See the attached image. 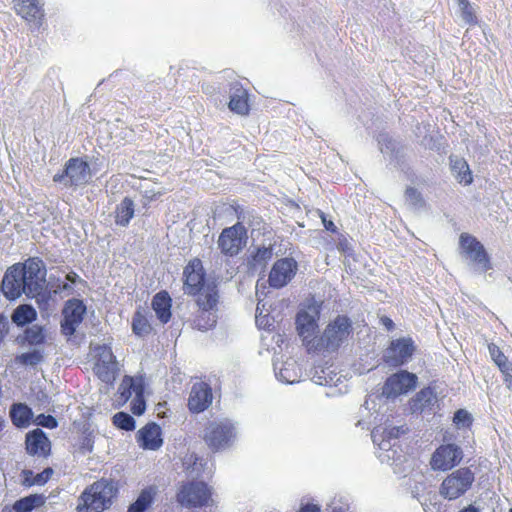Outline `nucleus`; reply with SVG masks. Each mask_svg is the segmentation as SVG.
<instances>
[{
    "instance_id": "18",
    "label": "nucleus",
    "mask_w": 512,
    "mask_h": 512,
    "mask_svg": "<svg viewBox=\"0 0 512 512\" xmlns=\"http://www.w3.org/2000/svg\"><path fill=\"white\" fill-rule=\"evenodd\" d=\"M417 383V376L406 370L399 371L387 378L382 394L387 398L397 397L414 389Z\"/></svg>"
},
{
    "instance_id": "48",
    "label": "nucleus",
    "mask_w": 512,
    "mask_h": 512,
    "mask_svg": "<svg viewBox=\"0 0 512 512\" xmlns=\"http://www.w3.org/2000/svg\"><path fill=\"white\" fill-rule=\"evenodd\" d=\"M93 446H94L93 432L84 431L81 441H80V446H79L81 453H83V454L91 453L93 451Z\"/></svg>"
},
{
    "instance_id": "4",
    "label": "nucleus",
    "mask_w": 512,
    "mask_h": 512,
    "mask_svg": "<svg viewBox=\"0 0 512 512\" xmlns=\"http://www.w3.org/2000/svg\"><path fill=\"white\" fill-rule=\"evenodd\" d=\"M237 435V423L224 418L207 424L204 440L210 449L220 451L230 448L235 443Z\"/></svg>"
},
{
    "instance_id": "2",
    "label": "nucleus",
    "mask_w": 512,
    "mask_h": 512,
    "mask_svg": "<svg viewBox=\"0 0 512 512\" xmlns=\"http://www.w3.org/2000/svg\"><path fill=\"white\" fill-rule=\"evenodd\" d=\"M352 332L350 318L338 315L326 326L321 336L314 337L308 342L307 349L315 352H335L348 341Z\"/></svg>"
},
{
    "instance_id": "7",
    "label": "nucleus",
    "mask_w": 512,
    "mask_h": 512,
    "mask_svg": "<svg viewBox=\"0 0 512 512\" xmlns=\"http://www.w3.org/2000/svg\"><path fill=\"white\" fill-rule=\"evenodd\" d=\"M218 298L216 286H208L204 292L197 297L196 301L200 312L194 320V325L198 330L207 331L216 325Z\"/></svg>"
},
{
    "instance_id": "45",
    "label": "nucleus",
    "mask_w": 512,
    "mask_h": 512,
    "mask_svg": "<svg viewBox=\"0 0 512 512\" xmlns=\"http://www.w3.org/2000/svg\"><path fill=\"white\" fill-rule=\"evenodd\" d=\"M459 6L461 11V17L463 21L467 24L476 23V16L474 14L473 8L468 0H455Z\"/></svg>"
},
{
    "instance_id": "23",
    "label": "nucleus",
    "mask_w": 512,
    "mask_h": 512,
    "mask_svg": "<svg viewBox=\"0 0 512 512\" xmlns=\"http://www.w3.org/2000/svg\"><path fill=\"white\" fill-rule=\"evenodd\" d=\"M161 428L158 424L152 422L146 424L138 431V441L140 446L146 450H157L163 444Z\"/></svg>"
},
{
    "instance_id": "58",
    "label": "nucleus",
    "mask_w": 512,
    "mask_h": 512,
    "mask_svg": "<svg viewBox=\"0 0 512 512\" xmlns=\"http://www.w3.org/2000/svg\"><path fill=\"white\" fill-rule=\"evenodd\" d=\"M381 323L383 324V326L388 330V331H391L393 328H394V322L392 321V319H390L389 317H382L381 318Z\"/></svg>"
},
{
    "instance_id": "62",
    "label": "nucleus",
    "mask_w": 512,
    "mask_h": 512,
    "mask_svg": "<svg viewBox=\"0 0 512 512\" xmlns=\"http://www.w3.org/2000/svg\"><path fill=\"white\" fill-rule=\"evenodd\" d=\"M459 512H480V511L476 507L470 505L469 507L464 508Z\"/></svg>"
},
{
    "instance_id": "6",
    "label": "nucleus",
    "mask_w": 512,
    "mask_h": 512,
    "mask_svg": "<svg viewBox=\"0 0 512 512\" xmlns=\"http://www.w3.org/2000/svg\"><path fill=\"white\" fill-rule=\"evenodd\" d=\"M474 481L475 473L469 467L459 468L444 478L439 493L447 500H456L472 487Z\"/></svg>"
},
{
    "instance_id": "19",
    "label": "nucleus",
    "mask_w": 512,
    "mask_h": 512,
    "mask_svg": "<svg viewBox=\"0 0 512 512\" xmlns=\"http://www.w3.org/2000/svg\"><path fill=\"white\" fill-rule=\"evenodd\" d=\"M296 270L297 262L293 258L277 260L269 274L270 286L276 289L286 286L294 277Z\"/></svg>"
},
{
    "instance_id": "12",
    "label": "nucleus",
    "mask_w": 512,
    "mask_h": 512,
    "mask_svg": "<svg viewBox=\"0 0 512 512\" xmlns=\"http://www.w3.org/2000/svg\"><path fill=\"white\" fill-rule=\"evenodd\" d=\"M321 312V303L312 301L301 309L296 317V325L299 335L307 345L318 328V320Z\"/></svg>"
},
{
    "instance_id": "59",
    "label": "nucleus",
    "mask_w": 512,
    "mask_h": 512,
    "mask_svg": "<svg viewBox=\"0 0 512 512\" xmlns=\"http://www.w3.org/2000/svg\"><path fill=\"white\" fill-rule=\"evenodd\" d=\"M161 195V192H153V191H148L146 190L144 192V197L148 200V201H153L155 200L158 196Z\"/></svg>"
},
{
    "instance_id": "25",
    "label": "nucleus",
    "mask_w": 512,
    "mask_h": 512,
    "mask_svg": "<svg viewBox=\"0 0 512 512\" xmlns=\"http://www.w3.org/2000/svg\"><path fill=\"white\" fill-rule=\"evenodd\" d=\"M26 450L31 455L46 456L50 451V441L41 429H35L26 436Z\"/></svg>"
},
{
    "instance_id": "33",
    "label": "nucleus",
    "mask_w": 512,
    "mask_h": 512,
    "mask_svg": "<svg viewBox=\"0 0 512 512\" xmlns=\"http://www.w3.org/2000/svg\"><path fill=\"white\" fill-rule=\"evenodd\" d=\"M32 417V409L24 403H15L10 408L11 421L18 428L29 426Z\"/></svg>"
},
{
    "instance_id": "63",
    "label": "nucleus",
    "mask_w": 512,
    "mask_h": 512,
    "mask_svg": "<svg viewBox=\"0 0 512 512\" xmlns=\"http://www.w3.org/2000/svg\"><path fill=\"white\" fill-rule=\"evenodd\" d=\"M412 495H413V497L418 498V495H419V487L418 486H415V490H412Z\"/></svg>"
},
{
    "instance_id": "32",
    "label": "nucleus",
    "mask_w": 512,
    "mask_h": 512,
    "mask_svg": "<svg viewBox=\"0 0 512 512\" xmlns=\"http://www.w3.org/2000/svg\"><path fill=\"white\" fill-rule=\"evenodd\" d=\"M450 167L453 176L456 178V180L459 183H462L464 185H469L472 183L473 178L472 174L469 168V165L465 161V159L457 157V156H451L450 157Z\"/></svg>"
},
{
    "instance_id": "37",
    "label": "nucleus",
    "mask_w": 512,
    "mask_h": 512,
    "mask_svg": "<svg viewBox=\"0 0 512 512\" xmlns=\"http://www.w3.org/2000/svg\"><path fill=\"white\" fill-rule=\"evenodd\" d=\"M152 326L146 316L141 311H136L132 318V331L139 337L150 334Z\"/></svg>"
},
{
    "instance_id": "40",
    "label": "nucleus",
    "mask_w": 512,
    "mask_h": 512,
    "mask_svg": "<svg viewBox=\"0 0 512 512\" xmlns=\"http://www.w3.org/2000/svg\"><path fill=\"white\" fill-rule=\"evenodd\" d=\"M24 480L23 484L25 486H33V485H44L51 477L53 470L51 468L44 469L41 473L36 474L33 477V480H29V476L33 475V472L30 470H25L24 472Z\"/></svg>"
},
{
    "instance_id": "56",
    "label": "nucleus",
    "mask_w": 512,
    "mask_h": 512,
    "mask_svg": "<svg viewBox=\"0 0 512 512\" xmlns=\"http://www.w3.org/2000/svg\"><path fill=\"white\" fill-rule=\"evenodd\" d=\"M57 289L60 292H65L67 294H72L74 291L73 286L69 282H62L58 284Z\"/></svg>"
},
{
    "instance_id": "9",
    "label": "nucleus",
    "mask_w": 512,
    "mask_h": 512,
    "mask_svg": "<svg viewBox=\"0 0 512 512\" xmlns=\"http://www.w3.org/2000/svg\"><path fill=\"white\" fill-rule=\"evenodd\" d=\"M91 179L89 164L81 158H71L61 173L53 176V181L65 187H78L85 185Z\"/></svg>"
},
{
    "instance_id": "1",
    "label": "nucleus",
    "mask_w": 512,
    "mask_h": 512,
    "mask_svg": "<svg viewBox=\"0 0 512 512\" xmlns=\"http://www.w3.org/2000/svg\"><path fill=\"white\" fill-rule=\"evenodd\" d=\"M47 270L43 260L38 257L28 258L24 263H17L7 269L1 289L9 300H15L22 294L28 298L41 296L46 288Z\"/></svg>"
},
{
    "instance_id": "42",
    "label": "nucleus",
    "mask_w": 512,
    "mask_h": 512,
    "mask_svg": "<svg viewBox=\"0 0 512 512\" xmlns=\"http://www.w3.org/2000/svg\"><path fill=\"white\" fill-rule=\"evenodd\" d=\"M43 361V353L40 350L22 353L15 357V362L24 366H36Z\"/></svg>"
},
{
    "instance_id": "13",
    "label": "nucleus",
    "mask_w": 512,
    "mask_h": 512,
    "mask_svg": "<svg viewBox=\"0 0 512 512\" xmlns=\"http://www.w3.org/2000/svg\"><path fill=\"white\" fill-rule=\"evenodd\" d=\"M416 350L415 343L410 337H402L392 340L385 350L383 359L392 367H399L407 363Z\"/></svg>"
},
{
    "instance_id": "52",
    "label": "nucleus",
    "mask_w": 512,
    "mask_h": 512,
    "mask_svg": "<svg viewBox=\"0 0 512 512\" xmlns=\"http://www.w3.org/2000/svg\"><path fill=\"white\" fill-rule=\"evenodd\" d=\"M9 322L6 316L0 314V343L8 332Z\"/></svg>"
},
{
    "instance_id": "14",
    "label": "nucleus",
    "mask_w": 512,
    "mask_h": 512,
    "mask_svg": "<svg viewBox=\"0 0 512 512\" xmlns=\"http://www.w3.org/2000/svg\"><path fill=\"white\" fill-rule=\"evenodd\" d=\"M86 306L80 299L68 300L62 310L61 332L67 337H71L76 332L84 319Z\"/></svg>"
},
{
    "instance_id": "24",
    "label": "nucleus",
    "mask_w": 512,
    "mask_h": 512,
    "mask_svg": "<svg viewBox=\"0 0 512 512\" xmlns=\"http://www.w3.org/2000/svg\"><path fill=\"white\" fill-rule=\"evenodd\" d=\"M274 372L278 381L285 384L298 383L302 376V371L294 359H288L285 362H274Z\"/></svg>"
},
{
    "instance_id": "60",
    "label": "nucleus",
    "mask_w": 512,
    "mask_h": 512,
    "mask_svg": "<svg viewBox=\"0 0 512 512\" xmlns=\"http://www.w3.org/2000/svg\"><path fill=\"white\" fill-rule=\"evenodd\" d=\"M259 312H261V315H265L266 313H268L265 308V304L262 301H259L257 304L256 315L259 314Z\"/></svg>"
},
{
    "instance_id": "54",
    "label": "nucleus",
    "mask_w": 512,
    "mask_h": 512,
    "mask_svg": "<svg viewBox=\"0 0 512 512\" xmlns=\"http://www.w3.org/2000/svg\"><path fill=\"white\" fill-rule=\"evenodd\" d=\"M321 219L326 230L336 232L337 227L335 226V224L331 220H327L323 213H321Z\"/></svg>"
},
{
    "instance_id": "53",
    "label": "nucleus",
    "mask_w": 512,
    "mask_h": 512,
    "mask_svg": "<svg viewBox=\"0 0 512 512\" xmlns=\"http://www.w3.org/2000/svg\"><path fill=\"white\" fill-rule=\"evenodd\" d=\"M298 512H321V507L314 503L301 504Z\"/></svg>"
},
{
    "instance_id": "49",
    "label": "nucleus",
    "mask_w": 512,
    "mask_h": 512,
    "mask_svg": "<svg viewBox=\"0 0 512 512\" xmlns=\"http://www.w3.org/2000/svg\"><path fill=\"white\" fill-rule=\"evenodd\" d=\"M130 409L134 415H142L146 409V402L144 399V393L135 395L131 401Z\"/></svg>"
},
{
    "instance_id": "35",
    "label": "nucleus",
    "mask_w": 512,
    "mask_h": 512,
    "mask_svg": "<svg viewBox=\"0 0 512 512\" xmlns=\"http://www.w3.org/2000/svg\"><path fill=\"white\" fill-rule=\"evenodd\" d=\"M46 498L41 494H31L17 500L13 509L15 512H31L33 509L44 505Z\"/></svg>"
},
{
    "instance_id": "21",
    "label": "nucleus",
    "mask_w": 512,
    "mask_h": 512,
    "mask_svg": "<svg viewBox=\"0 0 512 512\" xmlns=\"http://www.w3.org/2000/svg\"><path fill=\"white\" fill-rule=\"evenodd\" d=\"M18 15L32 24L35 28L42 25L44 18L43 4L39 0H14Z\"/></svg>"
},
{
    "instance_id": "3",
    "label": "nucleus",
    "mask_w": 512,
    "mask_h": 512,
    "mask_svg": "<svg viewBox=\"0 0 512 512\" xmlns=\"http://www.w3.org/2000/svg\"><path fill=\"white\" fill-rule=\"evenodd\" d=\"M117 492V486L112 480L102 478L82 492L77 511L93 512L95 509L106 510L112 505V500Z\"/></svg>"
},
{
    "instance_id": "61",
    "label": "nucleus",
    "mask_w": 512,
    "mask_h": 512,
    "mask_svg": "<svg viewBox=\"0 0 512 512\" xmlns=\"http://www.w3.org/2000/svg\"><path fill=\"white\" fill-rule=\"evenodd\" d=\"M357 426H360L362 428H366V429H369L370 428V423L366 422L365 420L363 419H360L358 422H357Z\"/></svg>"
},
{
    "instance_id": "17",
    "label": "nucleus",
    "mask_w": 512,
    "mask_h": 512,
    "mask_svg": "<svg viewBox=\"0 0 512 512\" xmlns=\"http://www.w3.org/2000/svg\"><path fill=\"white\" fill-rule=\"evenodd\" d=\"M463 458L462 449L455 444L441 445L435 450L431 458L433 470L446 471L457 466Z\"/></svg>"
},
{
    "instance_id": "20",
    "label": "nucleus",
    "mask_w": 512,
    "mask_h": 512,
    "mask_svg": "<svg viewBox=\"0 0 512 512\" xmlns=\"http://www.w3.org/2000/svg\"><path fill=\"white\" fill-rule=\"evenodd\" d=\"M213 400L211 387L205 382L195 383L188 399V407L193 413H200L206 410Z\"/></svg>"
},
{
    "instance_id": "64",
    "label": "nucleus",
    "mask_w": 512,
    "mask_h": 512,
    "mask_svg": "<svg viewBox=\"0 0 512 512\" xmlns=\"http://www.w3.org/2000/svg\"><path fill=\"white\" fill-rule=\"evenodd\" d=\"M332 512H344L341 508H334Z\"/></svg>"
},
{
    "instance_id": "36",
    "label": "nucleus",
    "mask_w": 512,
    "mask_h": 512,
    "mask_svg": "<svg viewBox=\"0 0 512 512\" xmlns=\"http://www.w3.org/2000/svg\"><path fill=\"white\" fill-rule=\"evenodd\" d=\"M36 318V311L29 305H20L18 306L13 314L12 321L18 326H24L26 324L31 323Z\"/></svg>"
},
{
    "instance_id": "41",
    "label": "nucleus",
    "mask_w": 512,
    "mask_h": 512,
    "mask_svg": "<svg viewBox=\"0 0 512 512\" xmlns=\"http://www.w3.org/2000/svg\"><path fill=\"white\" fill-rule=\"evenodd\" d=\"M183 466L191 476L198 477L203 472L202 459L195 454L187 455L183 460Z\"/></svg>"
},
{
    "instance_id": "11",
    "label": "nucleus",
    "mask_w": 512,
    "mask_h": 512,
    "mask_svg": "<svg viewBox=\"0 0 512 512\" xmlns=\"http://www.w3.org/2000/svg\"><path fill=\"white\" fill-rule=\"evenodd\" d=\"M211 491L204 482H187L177 493V501L186 508L206 506L210 500Z\"/></svg>"
},
{
    "instance_id": "39",
    "label": "nucleus",
    "mask_w": 512,
    "mask_h": 512,
    "mask_svg": "<svg viewBox=\"0 0 512 512\" xmlns=\"http://www.w3.org/2000/svg\"><path fill=\"white\" fill-rule=\"evenodd\" d=\"M379 149L382 154L389 156L391 159L397 157L398 148L397 143L391 139L386 133H381L377 137Z\"/></svg>"
},
{
    "instance_id": "15",
    "label": "nucleus",
    "mask_w": 512,
    "mask_h": 512,
    "mask_svg": "<svg viewBox=\"0 0 512 512\" xmlns=\"http://www.w3.org/2000/svg\"><path fill=\"white\" fill-rule=\"evenodd\" d=\"M95 351L97 359L94 372L101 381L111 383L115 380L118 371L116 358L107 345H99Z\"/></svg>"
},
{
    "instance_id": "50",
    "label": "nucleus",
    "mask_w": 512,
    "mask_h": 512,
    "mask_svg": "<svg viewBox=\"0 0 512 512\" xmlns=\"http://www.w3.org/2000/svg\"><path fill=\"white\" fill-rule=\"evenodd\" d=\"M35 423L48 429H54L58 426V422L52 415L40 414L36 417Z\"/></svg>"
},
{
    "instance_id": "46",
    "label": "nucleus",
    "mask_w": 512,
    "mask_h": 512,
    "mask_svg": "<svg viewBox=\"0 0 512 512\" xmlns=\"http://www.w3.org/2000/svg\"><path fill=\"white\" fill-rule=\"evenodd\" d=\"M405 197L406 201L411 205L413 208H422L425 205V200L421 194L416 188L408 187L405 191Z\"/></svg>"
},
{
    "instance_id": "55",
    "label": "nucleus",
    "mask_w": 512,
    "mask_h": 512,
    "mask_svg": "<svg viewBox=\"0 0 512 512\" xmlns=\"http://www.w3.org/2000/svg\"><path fill=\"white\" fill-rule=\"evenodd\" d=\"M503 374V380L506 387L512 391V370H507L506 372H501Z\"/></svg>"
},
{
    "instance_id": "43",
    "label": "nucleus",
    "mask_w": 512,
    "mask_h": 512,
    "mask_svg": "<svg viewBox=\"0 0 512 512\" xmlns=\"http://www.w3.org/2000/svg\"><path fill=\"white\" fill-rule=\"evenodd\" d=\"M24 339L29 345H40L45 341L42 327L33 325L24 332Z\"/></svg>"
},
{
    "instance_id": "10",
    "label": "nucleus",
    "mask_w": 512,
    "mask_h": 512,
    "mask_svg": "<svg viewBox=\"0 0 512 512\" xmlns=\"http://www.w3.org/2000/svg\"><path fill=\"white\" fill-rule=\"evenodd\" d=\"M247 230L245 226L237 222L231 227L222 230L218 238V247L226 256H236L246 246Z\"/></svg>"
},
{
    "instance_id": "34",
    "label": "nucleus",
    "mask_w": 512,
    "mask_h": 512,
    "mask_svg": "<svg viewBox=\"0 0 512 512\" xmlns=\"http://www.w3.org/2000/svg\"><path fill=\"white\" fill-rule=\"evenodd\" d=\"M135 205L132 199L125 197L116 207L115 223L122 227L128 226L133 218Z\"/></svg>"
},
{
    "instance_id": "31",
    "label": "nucleus",
    "mask_w": 512,
    "mask_h": 512,
    "mask_svg": "<svg viewBox=\"0 0 512 512\" xmlns=\"http://www.w3.org/2000/svg\"><path fill=\"white\" fill-rule=\"evenodd\" d=\"M157 491L154 485L144 488L136 500L129 505L127 512H145L153 504Z\"/></svg>"
},
{
    "instance_id": "57",
    "label": "nucleus",
    "mask_w": 512,
    "mask_h": 512,
    "mask_svg": "<svg viewBox=\"0 0 512 512\" xmlns=\"http://www.w3.org/2000/svg\"><path fill=\"white\" fill-rule=\"evenodd\" d=\"M65 278H66V281L69 282L71 285L76 284L77 282L81 281L79 275L73 271L69 272Z\"/></svg>"
},
{
    "instance_id": "5",
    "label": "nucleus",
    "mask_w": 512,
    "mask_h": 512,
    "mask_svg": "<svg viewBox=\"0 0 512 512\" xmlns=\"http://www.w3.org/2000/svg\"><path fill=\"white\" fill-rule=\"evenodd\" d=\"M406 428L404 426H385V427H375L371 432V438L375 445L378 446L381 451L378 454L379 460L384 463H388L392 466H395L394 472L398 473L396 466L397 462L400 461L401 456L397 454V451L393 449L395 443H392V440L398 439L401 434L406 432Z\"/></svg>"
},
{
    "instance_id": "26",
    "label": "nucleus",
    "mask_w": 512,
    "mask_h": 512,
    "mask_svg": "<svg viewBox=\"0 0 512 512\" xmlns=\"http://www.w3.org/2000/svg\"><path fill=\"white\" fill-rule=\"evenodd\" d=\"M229 109L239 115H246L249 112L248 92L238 82L232 83L230 87Z\"/></svg>"
},
{
    "instance_id": "8",
    "label": "nucleus",
    "mask_w": 512,
    "mask_h": 512,
    "mask_svg": "<svg viewBox=\"0 0 512 512\" xmlns=\"http://www.w3.org/2000/svg\"><path fill=\"white\" fill-rule=\"evenodd\" d=\"M460 253L475 267L480 273L492 269L490 257L483 244L476 237L462 233L459 237Z\"/></svg>"
},
{
    "instance_id": "22",
    "label": "nucleus",
    "mask_w": 512,
    "mask_h": 512,
    "mask_svg": "<svg viewBox=\"0 0 512 512\" xmlns=\"http://www.w3.org/2000/svg\"><path fill=\"white\" fill-rule=\"evenodd\" d=\"M437 394L431 386L421 389L409 401V409L412 413H424L434 410L437 404Z\"/></svg>"
},
{
    "instance_id": "30",
    "label": "nucleus",
    "mask_w": 512,
    "mask_h": 512,
    "mask_svg": "<svg viewBox=\"0 0 512 512\" xmlns=\"http://www.w3.org/2000/svg\"><path fill=\"white\" fill-rule=\"evenodd\" d=\"M152 308L157 318L163 323H167L171 318V298L166 291L158 292L152 300Z\"/></svg>"
},
{
    "instance_id": "16",
    "label": "nucleus",
    "mask_w": 512,
    "mask_h": 512,
    "mask_svg": "<svg viewBox=\"0 0 512 512\" xmlns=\"http://www.w3.org/2000/svg\"><path fill=\"white\" fill-rule=\"evenodd\" d=\"M184 290L189 295L200 296L208 286L215 284H204L205 272L200 259L191 260L184 269Z\"/></svg>"
},
{
    "instance_id": "44",
    "label": "nucleus",
    "mask_w": 512,
    "mask_h": 512,
    "mask_svg": "<svg viewBox=\"0 0 512 512\" xmlns=\"http://www.w3.org/2000/svg\"><path fill=\"white\" fill-rule=\"evenodd\" d=\"M113 424L122 430L132 431L135 429L134 418L125 412H118L113 416Z\"/></svg>"
},
{
    "instance_id": "47",
    "label": "nucleus",
    "mask_w": 512,
    "mask_h": 512,
    "mask_svg": "<svg viewBox=\"0 0 512 512\" xmlns=\"http://www.w3.org/2000/svg\"><path fill=\"white\" fill-rule=\"evenodd\" d=\"M453 422L457 427H468L472 423L471 414L464 409H459L454 414Z\"/></svg>"
},
{
    "instance_id": "28",
    "label": "nucleus",
    "mask_w": 512,
    "mask_h": 512,
    "mask_svg": "<svg viewBox=\"0 0 512 512\" xmlns=\"http://www.w3.org/2000/svg\"><path fill=\"white\" fill-rule=\"evenodd\" d=\"M312 381L321 386H336L341 381V375L332 365L318 366L312 374Z\"/></svg>"
},
{
    "instance_id": "51",
    "label": "nucleus",
    "mask_w": 512,
    "mask_h": 512,
    "mask_svg": "<svg viewBox=\"0 0 512 512\" xmlns=\"http://www.w3.org/2000/svg\"><path fill=\"white\" fill-rule=\"evenodd\" d=\"M255 321L257 326L262 329L269 330L270 327L273 325V323L271 322V317L269 316L268 313H266L265 315H261V312H259V314L255 315Z\"/></svg>"
},
{
    "instance_id": "38",
    "label": "nucleus",
    "mask_w": 512,
    "mask_h": 512,
    "mask_svg": "<svg viewBox=\"0 0 512 512\" xmlns=\"http://www.w3.org/2000/svg\"><path fill=\"white\" fill-rule=\"evenodd\" d=\"M489 354L494 361V363L498 366L501 372H506L507 370H512V364L508 360V358L503 354L500 348L491 343L488 345Z\"/></svg>"
},
{
    "instance_id": "27",
    "label": "nucleus",
    "mask_w": 512,
    "mask_h": 512,
    "mask_svg": "<svg viewBox=\"0 0 512 512\" xmlns=\"http://www.w3.org/2000/svg\"><path fill=\"white\" fill-rule=\"evenodd\" d=\"M145 382L141 376H125L119 386L120 398L126 402L135 395L144 393Z\"/></svg>"
},
{
    "instance_id": "29",
    "label": "nucleus",
    "mask_w": 512,
    "mask_h": 512,
    "mask_svg": "<svg viewBox=\"0 0 512 512\" xmlns=\"http://www.w3.org/2000/svg\"><path fill=\"white\" fill-rule=\"evenodd\" d=\"M273 256L271 246L258 247L248 258V268L252 273L262 272Z\"/></svg>"
}]
</instances>
